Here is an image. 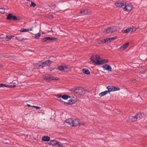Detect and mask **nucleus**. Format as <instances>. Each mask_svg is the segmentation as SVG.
Here are the masks:
<instances>
[{
  "mask_svg": "<svg viewBox=\"0 0 147 147\" xmlns=\"http://www.w3.org/2000/svg\"><path fill=\"white\" fill-rule=\"evenodd\" d=\"M100 57L98 55H92L90 58L91 61H92V63H95L96 65H100L102 64L104 60L102 59L101 61H100Z\"/></svg>",
  "mask_w": 147,
  "mask_h": 147,
  "instance_id": "f257e3e1",
  "label": "nucleus"
},
{
  "mask_svg": "<svg viewBox=\"0 0 147 147\" xmlns=\"http://www.w3.org/2000/svg\"><path fill=\"white\" fill-rule=\"evenodd\" d=\"M42 78L44 80H58L59 79L57 78H54L51 75H49L48 74H44L42 76Z\"/></svg>",
  "mask_w": 147,
  "mask_h": 147,
  "instance_id": "f03ea898",
  "label": "nucleus"
},
{
  "mask_svg": "<svg viewBox=\"0 0 147 147\" xmlns=\"http://www.w3.org/2000/svg\"><path fill=\"white\" fill-rule=\"evenodd\" d=\"M133 8V6L131 3H127L125 2L123 9L126 11H131Z\"/></svg>",
  "mask_w": 147,
  "mask_h": 147,
  "instance_id": "7ed1b4c3",
  "label": "nucleus"
},
{
  "mask_svg": "<svg viewBox=\"0 0 147 147\" xmlns=\"http://www.w3.org/2000/svg\"><path fill=\"white\" fill-rule=\"evenodd\" d=\"M7 16L6 19L7 20H13L16 21L20 20V18H19L16 16L13 15L11 13H9Z\"/></svg>",
  "mask_w": 147,
  "mask_h": 147,
  "instance_id": "20e7f679",
  "label": "nucleus"
},
{
  "mask_svg": "<svg viewBox=\"0 0 147 147\" xmlns=\"http://www.w3.org/2000/svg\"><path fill=\"white\" fill-rule=\"evenodd\" d=\"M75 94H78L79 95H81L83 94H84V89L81 87H76Z\"/></svg>",
  "mask_w": 147,
  "mask_h": 147,
  "instance_id": "39448f33",
  "label": "nucleus"
},
{
  "mask_svg": "<svg viewBox=\"0 0 147 147\" xmlns=\"http://www.w3.org/2000/svg\"><path fill=\"white\" fill-rule=\"evenodd\" d=\"M107 88L108 90L109 93L111 92L114 91H115L119 90L120 88L119 87H116L111 86H108Z\"/></svg>",
  "mask_w": 147,
  "mask_h": 147,
  "instance_id": "423d86ee",
  "label": "nucleus"
},
{
  "mask_svg": "<svg viewBox=\"0 0 147 147\" xmlns=\"http://www.w3.org/2000/svg\"><path fill=\"white\" fill-rule=\"evenodd\" d=\"M84 124V123L82 122V123L80 122L79 119H76L74 120L73 119V124L72 126H76L78 125H83Z\"/></svg>",
  "mask_w": 147,
  "mask_h": 147,
  "instance_id": "0eeeda50",
  "label": "nucleus"
},
{
  "mask_svg": "<svg viewBox=\"0 0 147 147\" xmlns=\"http://www.w3.org/2000/svg\"><path fill=\"white\" fill-rule=\"evenodd\" d=\"M138 118H137L136 115L134 116H130L127 119V121L128 123H131L136 120Z\"/></svg>",
  "mask_w": 147,
  "mask_h": 147,
  "instance_id": "6e6552de",
  "label": "nucleus"
},
{
  "mask_svg": "<svg viewBox=\"0 0 147 147\" xmlns=\"http://www.w3.org/2000/svg\"><path fill=\"white\" fill-rule=\"evenodd\" d=\"M102 67L105 70H107L109 71H112V68L111 66L108 64H105Z\"/></svg>",
  "mask_w": 147,
  "mask_h": 147,
  "instance_id": "1a4fd4ad",
  "label": "nucleus"
},
{
  "mask_svg": "<svg viewBox=\"0 0 147 147\" xmlns=\"http://www.w3.org/2000/svg\"><path fill=\"white\" fill-rule=\"evenodd\" d=\"M125 2H118L115 3V5L117 7H121L123 8V6H124Z\"/></svg>",
  "mask_w": 147,
  "mask_h": 147,
  "instance_id": "9d476101",
  "label": "nucleus"
},
{
  "mask_svg": "<svg viewBox=\"0 0 147 147\" xmlns=\"http://www.w3.org/2000/svg\"><path fill=\"white\" fill-rule=\"evenodd\" d=\"M129 44V43L128 42L123 45L122 46L120 47L119 49V50L121 51H123L128 47Z\"/></svg>",
  "mask_w": 147,
  "mask_h": 147,
  "instance_id": "9b49d317",
  "label": "nucleus"
},
{
  "mask_svg": "<svg viewBox=\"0 0 147 147\" xmlns=\"http://www.w3.org/2000/svg\"><path fill=\"white\" fill-rule=\"evenodd\" d=\"M48 144L50 145L55 146L56 145H59V142L57 141L53 140L51 141Z\"/></svg>",
  "mask_w": 147,
  "mask_h": 147,
  "instance_id": "f8f14e48",
  "label": "nucleus"
},
{
  "mask_svg": "<svg viewBox=\"0 0 147 147\" xmlns=\"http://www.w3.org/2000/svg\"><path fill=\"white\" fill-rule=\"evenodd\" d=\"M50 140V138L48 136H44L42 139V141L43 142H48Z\"/></svg>",
  "mask_w": 147,
  "mask_h": 147,
  "instance_id": "ddd939ff",
  "label": "nucleus"
},
{
  "mask_svg": "<svg viewBox=\"0 0 147 147\" xmlns=\"http://www.w3.org/2000/svg\"><path fill=\"white\" fill-rule=\"evenodd\" d=\"M132 28H128L125 30H122V32L123 33H127L130 31H133Z\"/></svg>",
  "mask_w": 147,
  "mask_h": 147,
  "instance_id": "4468645a",
  "label": "nucleus"
},
{
  "mask_svg": "<svg viewBox=\"0 0 147 147\" xmlns=\"http://www.w3.org/2000/svg\"><path fill=\"white\" fill-rule=\"evenodd\" d=\"M80 13L84 15L88 13V10L87 9H83L80 12Z\"/></svg>",
  "mask_w": 147,
  "mask_h": 147,
  "instance_id": "2eb2a0df",
  "label": "nucleus"
},
{
  "mask_svg": "<svg viewBox=\"0 0 147 147\" xmlns=\"http://www.w3.org/2000/svg\"><path fill=\"white\" fill-rule=\"evenodd\" d=\"M138 119V118L141 119L144 116V113H138L136 115Z\"/></svg>",
  "mask_w": 147,
  "mask_h": 147,
  "instance_id": "dca6fc26",
  "label": "nucleus"
},
{
  "mask_svg": "<svg viewBox=\"0 0 147 147\" xmlns=\"http://www.w3.org/2000/svg\"><path fill=\"white\" fill-rule=\"evenodd\" d=\"M110 27H109L105 29L104 32H106L107 33H112L111 29H112Z\"/></svg>",
  "mask_w": 147,
  "mask_h": 147,
  "instance_id": "f3484780",
  "label": "nucleus"
},
{
  "mask_svg": "<svg viewBox=\"0 0 147 147\" xmlns=\"http://www.w3.org/2000/svg\"><path fill=\"white\" fill-rule=\"evenodd\" d=\"M65 122L69 124L70 125L72 126L73 124V119L71 118H69L67 119H66L65 121Z\"/></svg>",
  "mask_w": 147,
  "mask_h": 147,
  "instance_id": "a211bd4d",
  "label": "nucleus"
},
{
  "mask_svg": "<svg viewBox=\"0 0 147 147\" xmlns=\"http://www.w3.org/2000/svg\"><path fill=\"white\" fill-rule=\"evenodd\" d=\"M47 40L51 41L53 42L56 41L58 40V39L57 38H54L48 37H47Z\"/></svg>",
  "mask_w": 147,
  "mask_h": 147,
  "instance_id": "6ab92c4d",
  "label": "nucleus"
},
{
  "mask_svg": "<svg viewBox=\"0 0 147 147\" xmlns=\"http://www.w3.org/2000/svg\"><path fill=\"white\" fill-rule=\"evenodd\" d=\"M52 63V61L50 60H47L43 62L42 64L44 65H50Z\"/></svg>",
  "mask_w": 147,
  "mask_h": 147,
  "instance_id": "aec40b11",
  "label": "nucleus"
},
{
  "mask_svg": "<svg viewBox=\"0 0 147 147\" xmlns=\"http://www.w3.org/2000/svg\"><path fill=\"white\" fill-rule=\"evenodd\" d=\"M82 72L84 74L87 75H89L90 74V72L89 70L86 68H84L82 69Z\"/></svg>",
  "mask_w": 147,
  "mask_h": 147,
  "instance_id": "412c9836",
  "label": "nucleus"
},
{
  "mask_svg": "<svg viewBox=\"0 0 147 147\" xmlns=\"http://www.w3.org/2000/svg\"><path fill=\"white\" fill-rule=\"evenodd\" d=\"M67 67L66 66H63L61 65L58 66L57 69H58L60 71H63L64 69H67Z\"/></svg>",
  "mask_w": 147,
  "mask_h": 147,
  "instance_id": "4be33fe9",
  "label": "nucleus"
},
{
  "mask_svg": "<svg viewBox=\"0 0 147 147\" xmlns=\"http://www.w3.org/2000/svg\"><path fill=\"white\" fill-rule=\"evenodd\" d=\"M109 91L108 90H106L104 92H102L99 94V95L100 96H103L105 95L106 94L109 93Z\"/></svg>",
  "mask_w": 147,
  "mask_h": 147,
  "instance_id": "5701e85b",
  "label": "nucleus"
},
{
  "mask_svg": "<svg viewBox=\"0 0 147 147\" xmlns=\"http://www.w3.org/2000/svg\"><path fill=\"white\" fill-rule=\"evenodd\" d=\"M71 96L66 94H64L62 95V99L65 100H67L68 98H70Z\"/></svg>",
  "mask_w": 147,
  "mask_h": 147,
  "instance_id": "b1692460",
  "label": "nucleus"
},
{
  "mask_svg": "<svg viewBox=\"0 0 147 147\" xmlns=\"http://www.w3.org/2000/svg\"><path fill=\"white\" fill-rule=\"evenodd\" d=\"M110 27L112 29H111L112 32V33L117 31V29L116 26H112Z\"/></svg>",
  "mask_w": 147,
  "mask_h": 147,
  "instance_id": "393cba45",
  "label": "nucleus"
},
{
  "mask_svg": "<svg viewBox=\"0 0 147 147\" xmlns=\"http://www.w3.org/2000/svg\"><path fill=\"white\" fill-rule=\"evenodd\" d=\"M40 36V34L38 33L35 34L34 37L36 39H38Z\"/></svg>",
  "mask_w": 147,
  "mask_h": 147,
  "instance_id": "a878e982",
  "label": "nucleus"
},
{
  "mask_svg": "<svg viewBox=\"0 0 147 147\" xmlns=\"http://www.w3.org/2000/svg\"><path fill=\"white\" fill-rule=\"evenodd\" d=\"M40 63L39 64L38 63H36V65H38V67H39V68H43V67H45V66L43 64H42H42H40Z\"/></svg>",
  "mask_w": 147,
  "mask_h": 147,
  "instance_id": "bb28decb",
  "label": "nucleus"
},
{
  "mask_svg": "<svg viewBox=\"0 0 147 147\" xmlns=\"http://www.w3.org/2000/svg\"><path fill=\"white\" fill-rule=\"evenodd\" d=\"M69 101L71 103V104H74L76 102V100H75V99L74 100L72 99H70V100H69Z\"/></svg>",
  "mask_w": 147,
  "mask_h": 147,
  "instance_id": "cd10ccee",
  "label": "nucleus"
},
{
  "mask_svg": "<svg viewBox=\"0 0 147 147\" xmlns=\"http://www.w3.org/2000/svg\"><path fill=\"white\" fill-rule=\"evenodd\" d=\"M30 2L31 3V4L30 5V7H32L33 8L34 7L36 6V4L32 1H30Z\"/></svg>",
  "mask_w": 147,
  "mask_h": 147,
  "instance_id": "c85d7f7f",
  "label": "nucleus"
},
{
  "mask_svg": "<svg viewBox=\"0 0 147 147\" xmlns=\"http://www.w3.org/2000/svg\"><path fill=\"white\" fill-rule=\"evenodd\" d=\"M117 38V36H115L113 37L109 38V39H108L109 40L110 39V40H111H111H113L116 39Z\"/></svg>",
  "mask_w": 147,
  "mask_h": 147,
  "instance_id": "c756f323",
  "label": "nucleus"
},
{
  "mask_svg": "<svg viewBox=\"0 0 147 147\" xmlns=\"http://www.w3.org/2000/svg\"><path fill=\"white\" fill-rule=\"evenodd\" d=\"M47 37H46L42 39L41 40L42 42H44L47 41Z\"/></svg>",
  "mask_w": 147,
  "mask_h": 147,
  "instance_id": "7c9ffc66",
  "label": "nucleus"
},
{
  "mask_svg": "<svg viewBox=\"0 0 147 147\" xmlns=\"http://www.w3.org/2000/svg\"><path fill=\"white\" fill-rule=\"evenodd\" d=\"M5 9L3 8H0V13L3 14L5 13Z\"/></svg>",
  "mask_w": 147,
  "mask_h": 147,
  "instance_id": "2f4dec72",
  "label": "nucleus"
},
{
  "mask_svg": "<svg viewBox=\"0 0 147 147\" xmlns=\"http://www.w3.org/2000/svg\"><path fill=\"white\" fill-rule=\"evenodd\" d=\"M20 31L21 32H27V29H25L24 28H22L20 30Z\"/></svg>",
  "mask_w": 147,
  "mask_h": 147,
  "instance_id": "473e14b6",
  "label": "nucleus"
},
{
  "mask_svg": "<svg viewBox=\"0 0 147 147\" xmlns=\"http://www.w3.org/2000/svg\"><path fill=\"white\" fill-rule=\"evenodd\" d=\"M8 85H6L3 83L0 84V87H2L4 86L5 87H8Z\"/></svg>",
  "mask_w": 147,
  "mask_h": 147,
  "instance_id": "72a5a7b5",
  "label": "nucleus"
},
{
  "mask_svg": "<svg viewBox=\"0 0 147 147\" xmlns=\"http://www.w3.org/2000/svg\"><path fill=\"white\" fill-rule=\"evenodd\" d=\"M49 6L52 9H54L56 7L55 4H52Z\"/></svg>",
  "mask_w": 147,
  "mask_h": 147,
  "instance_id": "f704fd0d",
  "label": "nucleus"
},
{
  "mask_svg": "<svg viewBox=\"0 0 147 147\" xmlns=\"http://www.w3.org/2000/svg\"><path fill=\"white\" fill-rule=\"evenodd\" d=\"M109 38H107L106 39H104V40H105V43H106V42H111V40L110 39H108Z\"/></svg>",
  "mask_w": 147,
  "mask_h": 147,
  "instance_id": "c9c22d12",
  "label": "nucleus"
},
{
  "mask_svg": "<svg viewBox=\"0 0 147 147\" xmlns=\"http://www.w3.org/2000/svg\"><path fill=\"white\" fill-rule=\"evenodd\" d=\"M99 44H101L102 43H105V40H104V39L102 40H100V42H98Z\"/></svg>",
  "mask_w": 147,
  "mask_h": 147,
  "instance_id": "e433bc0d",
  "label": "nucleus"
},
{
  "mask_svg": "<svg viewBox=\"0 0 147 147\" xmlns=\"http://www.w3.org/2000/svg\"><path fill=\"white\" fill-rule=\"evenodd\" d=\"M76 88H71L70 90L71 91H73L74 93H75V92L76 91Z\"/></svg>",
  "mask_w": 147,
  "mask_h": 147,
  "instance_id": "4c0bfd02",
  "label": "nucleus"
},
{
  "mask_svg": "<svg viewBox=\"0 0 147 147\" xmlns=\"http://www.w3.org/2000/svg\"><path fill=\"white\" fill-rule=\"evenodd\" d=\"M16 86L15 85H8V87L13 88L16 87Z\"/></svg>",
  "mask_w": 147,
  "mask_h": 147,
  "instance_id": "58836bf2",
  "label": "nucleus"
},
{
  "mask_svg": "<svg viewBox=\"0 0 147 147\" xmlns=\"http://www.w3.org/2000/svg\"><path fill=\"white\" fill-rule=\"evenodd\" d=\"M64 103L65 105H67L71 104V103L69 101L68 102H64Z\"/></svg>",
  "mask_w": 147,
  "mask_h": 147,
  "instance_id": "ea45409f",
  "label": "nucleus"
},
{
  "mask_svg": "<svg viewBox=\"0 0 147 147\" xmlns=\"http://www.w3.org/2000/svg\"><path fill=\"white\" fill-rule=\"evenodd\" d=\"M6 37L9 40H10L11 38H12V36H9L8 35H6Z\"/></svg>",
  "mask_w": 147,
  "mask_h": 147,
  "instance_id": "a19ab883",
  "label": "nucleus"
},
{
  "mask_svg": "<svg viewBox=\"0 0 147 147\" xmlns=\"http://www.w3.org/2000/svg\"><path fill=\"white\" fill-rule=\"evenodd\" d=\"M103 59L104 60V61H103L102 62L103 63L102 64H103L104 63H107L108 62V59Z\"/></svg>",
  "mask_w": 147,
  "mask_h": 147,
  "instance_id": "79ce46f5",
  "label": "nucleus"
},
{
  "mask_svg": "<svg viewBox=\"0 0 147 147\" xmlns=\"http://www.w3.org/2000/svg\"><path fill=\"white\" fill-rule=\"evenodd\" d=\"M32 107H33L35 108L36 109H40V107H38V106H33Z\"/></svg>",
  "mask_w": 147,
  "mask_h": 147,
  "instance_id": "37998d69",
  "label": "nucleus"
},
{
  "mask_svg": "<svg viewBox=\"0 0 147 147\" xmlns=\"http://www.w3.org/2000/svg\"><path fill=\"white\" fill-rule=\"evenodd\" d=\"M138 28H134V27L132 28L133 29V30H132L133 31H131V32H134Z\"/></svg>",
  "mask_w": 147,
  "mask_h": 147,
  "instance_id": "c03bdc74",
  "label": "nucleus"
},
{
  "mask_svg": "<svg viewBox=\"0 0 147 147\" xmlns=\"http://www.w3.org/2000/svg\"><path fill=\"white\" fill-rule=\"evenodd\" d=\"M10 57V55H5L4 56V57L6 58H9Z\"/></svg>",
  "mask_w": 147,
  "mask_h": 147,
  "instance_id": "a18cd8bd",
  "label": "nucleus"
},
{
  "mask_svg": "<svg viewBox=\"0 0 147 147\" xmlns=\"http://www.w3.org/2000/svg\"><path fill=\"white\" fill-rule=\"evenodd\" d=\"M55 67L54 66V67H51L50 68H49V69H50V71H52L53 70V69H55Z\"/></svg>",
  "mask_w": 147,
  "mask_h": 147,
  "instance_id": "49530a36",
  "label": "nucleus"
},
{
  "mask_svg": "<svg viewBox=\"0 0 147 147\" xmlns=\"http://www.w3.org/2000/svg\"><path fill=\"white\" fill-rule=\"evenodd\" d=\"M32 28H33V27H32V28H30V29H27V31H32Z\"/></svg>",
  "mask_w": 147,
  "mask_h": 147,
  "instance_id": "de8ad7c7",
  "label": "nucleus"
},
{
  "mask_svg": "<svg viewBox=\"0 0 147 147\" xmlns=\"http://www.w3.org/2000/svg\"><path fill=\"white\" fill-rule=\"evenodd\" d=\"M16 38L17 39V40H22V38L20 37H16Z\"/></svg>",
  "mask_w": 147,
  "mask_h": 147,
  "instance_id": "09e8293b",
  "label": "nucleus"
},
{
  "mask_svg": "<svg viewBox=\"0 0 147 147\" xmlns=\"http://www.w3.org/2000/svg\"><path fill=\"white\" fill-rule=\"evenodd\" d=\"M34 66L36 68H39V67H38V65H36V63L34 64Z\"/></svg>",
  "mask_w": 147,
  "mask_h": 147,
  "instance_id": "8fccbe9b",
  "label": "nucleus"
},
{
  "mask_svg": "<svg viewBox=\"0 0 147 147\" xmlns=\"http://www.w3.org/2000/svg\"><path fill=\"white\" fill-rule=\"evenodd\" d=\"M10 57H12L13 58H15L16 57V56L14 55H10Z\"/></svg>",
  "mask_w": 147,
  "mask_h": 147,
  "instance_id": "3c124183",
  "label": "nucleus"
},
{
  "mask_svg": "<svg viewBox=\"0 0 147 147\" xmlns=\"http://www.w3.org/2000/svg\"><path fill=\"white\" fill-rule=\"evenodd\" d=\"M57 96L58 98H60L61 97L62 98V95H59H59H57Z\"/></svg>",
  "mask_w": 147,
  "mask_h": 147,
  "instance_id": "603ef678",
  "label": "nucleus"
},
{
  "mask_svg": "<svg viewBox=\"0 0 147 147\" xmlns=\"http://www.w3.org/2000/svg\"><path fill=\"white\" fill-rule=\"evenodd\" d=\"M62 103H64V102L62 100V99H61L60 98L59 99H58Z\"/></svg>",
  "mask_w": 147,
  "mask_h": 147,
  "instance_id": "864d4df0",
  "label": "nucleus"
},
{
  "mask_svg": "<svg viewBox=\"0 0 147 147\" xmlns=\"http://www.w3.org/2000/svg\"><path fill=\"white\" fill-rule=\"evenodd\" d=\"M50 18H51V19H52L53 18L54 16L53 15H50Z\"/></svg>",
  "mask_w": 147,
  "mask_h": 147,
  "instance_id": "5fc2aeb1",
  "label": "nucleus"
},
{
  "mask_svg": "<svg viewBox=\"0 0 147 147\" xmlns=\"http://www.w3.org/2000/svg\"><path fill=\"white\" fill-rule=\"evenodd\" d=\"M59 145H58V147H60L61 146V144H62L60 143L59 142Z\"/></svg>",
  "mask_w": 147,
  "mask_h": 147,
  "instance_id": "6e6d98bb",
  "label": "nucleus"
},
{
  "mask_svg": "<svg viewBox=\"0 0 147 147\" xmlns=\"http://www.w3.org/2000/svg\"><path fill=\"white\" fill-rule=\"evenodd\" d=\"M27 105L28 106V107H32V106H31V105H29V104H27Z\"/></svg>",
  "mask_w": 147,
  "mask_h": 147,
  "instance_id": "4d7b16f0",
  "label": "nucleus"
},
{
  "mask_svg": "<svg viewBox=\"0 0 147 147\" xmlns=\"http://www.w3.org/2000/svg\"><path fill=\"white\" fill-rule=\"evenodd\" d=\"M60 147H65L63 146L62 144H61V146Z\"/></svg>",
  "mask_w": 147,
  "mask_h": 147,
  "instance_id": "13d9d810",
  "label": "nucleus"
},
{
  "mask_svg": "<svg viewBox=\"0 0 147 147\" xmlns=\"http://www.w3.org/2000/svg\"><path fill=\"white\" fill-rule=\"evenodd\" d=\"M60 147H65L63 146L62 144H61V146Z\"/></svg>",
  "mask_w": 147,
  "mask_h": 147,
  "instance_id": "bf43d9fd",
  "label": "nucleus"
},
{
  "mask_svg": "<svg viewBox=\"0 0 147 147\" xmlns=\"http://www.w3.org/2000/svg\"><path fill=\"white\" fill-rule=\"evenodd\" d=\"M27 1H30V0H26Z\"/></svg>",
  "mask_w": 147,
  "mask_h": 147,
  "instance_id": "052dcab7",
  "label": "nucleus"
},
{
  "mask_svg": "<svg viewBox=\"0 0 147 147\" xmlns=\"http://www.w3.org/2000/svg\"><path fill=\"white\" fill-rule=\"evenodd\" d=\"M42 34H45V33H44V32H42Z\"/></svg>",
  "mask_w": 147,
  "mask_h": 147,
  "instance_id": "680f3d73",
  "label": "nucleus"
},
{
  "mask_svg": "<svg viewBox=\"0 0 147 147\" xmlns=\"http://www.w3.org/2000/svg\"><path fill=\"white\" fill-rule=\"evenodd\" d=\"M0 39H1V37H0Z\"/></svg>",
  "mask_w": 147,
  "mask_h": 147,
  "instance_id": "e2e57ef3",
  "label": "nucleus"
}]
</instances>
